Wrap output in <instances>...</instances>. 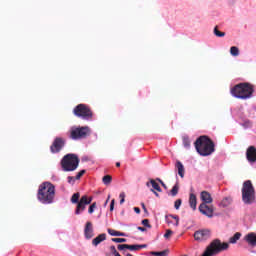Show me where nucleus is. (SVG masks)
<instances>
[{"instance_id":"1","label":"nucleus","mask_w":256,"mask_h":256,"mask_svg":"<svg viewBox=\"0 0 256 256\" xmlns=\"http://www.w3.org/2000/svg\"><path fill=\"white\" fill-rule=\"evenodd\" d=\"M37 199L43 205H51L55 199V185L51 182H43L38 188Z\"/></svg>"},{"instance_id":"2","label":"nucleus","mask_w":256,"mask_h":256,"mask_svg":"<svg viewBox=\"0 0 256 256\" xmlns=\"http://www.w3.org/2000/svg\"><path fill=\"white\" fill-rule=\"evenodd\" d=\"M195 149L202 157H209L215 153V143L208 136H200L194 143Z\"/></svg>"},{"instance_id":"3","label":"nucleus","mask_w":256,"mask_h":256,"mask_svg":"<svg viewBox=\"0 0 256 256\" xmlns=\"http://www.w3.org/2000/svg\"><path fill=\"white\" fill-rule=\"evenodd\" d=\"M229 249V243L221 242L219 239H214L206 247L205 251L201 256H215L222 253V251H227Z\"/></svg>"},{"instance_id":"4","label":"nucleus","mask_w":256,"mask_h":256,"mask_svg":"<svg viewBox=\"0 0 256 256\" xmlns=\"http://www.w3.org/2000/svg\"><path fill=\"white\" fill-rule=\"evenodd\" d=\"M253 86L249 83H240L231 89V94L237 99H249L253 95Z\"/></svg>"},{"instance_id":"5","label":"nucleus","mask_w":256,"mask_h":256,"mask_svg":"<svg viewBox=\"0 0 256 256\" xmlns=\"http://www.w3.org/2000/svg\"><path fill=\"white\" fill-rule=\"evenodd\" d=\"M242 201L244 205H253L255 203V187L251 180L244 181L242 185Z\"/></svg>"},{"instance_id":"6","label":"nucleus","mask_w":256,"mask_h":256,"mask_svg":"<svg viewBox=\"0 0 256 256\" xmlns=\"http://www.w3.org/2000/svg\"><path fill=\"white\" fill-rule=\"evenodd\" d=\"M67 135L72 141H80V139H87L91 135V129L88 126H72Z\"/></svg>"},{"instance_id":"7","label":"nucleus","mask_w":256,"mask_h":256,"mask_svg":"<svg viewBox=\"0 0 256 256\" xmlns=\"http://www.w3.org/2000/svg\"><path fill=\"white\" fill-rule=\"evenodd\" d=\"M63 171H75L79 167V157L75 154H67L61 160Z\"/></svg>"},{"instance_id":"8","label":"nucleus","mask_w":256,"mask_h":256,"mask_svg":"<svg viewBox=\"0 0 256 256\" xmlns=\"http://www.w3.org/2000/svg\"><path fill=\"white\" fill-rule=\"evenodd\" d=\"M73 114L85 121H91L93 119V111H91V108L87 104H78L73 109Z\"/></svg>"},{"instance_id":"9","label":"nucleus","mask_w":256,"mask_h":256,"mask_svg":"<svg viewBox=\"0 0 256 256\" xmlns=\"http://www.w3.org/2000/svg\"><path fill=\"white\" fill-rule=\"evenodd\" d=\"M63 147H65V139L56 137L50 146V151L51 153H59Z\"/></svg>"},{"instance_id":"10","label":"nucleus","mask_w":256,"mask_h":256,"mask_svg":"<svg viewBox=\"0 0 256 256\" xmlns=\"http://www.w3.org/2000/svg\"><path fill=\"white\" fill-rule=\"evenodd\" d=\"M200 213L205 215L209 219L213 218V213H215V207L213 205H207L205 203H201L198 207Z\"/></svg>"},{"instance_id":"11","label":"nucleus","mask_w":256,"mask_h":256,"mask_svg":"<svg viewBox=\"0 0 256 256\" xmlns=\"http://www.w3.org/2000/svg\"><path fill=\"white\" fill-rule=\"evenodd\" d=\"M93 201V198H88L87 195H84L81 197L80 201L77 203L76 207V215H79L81 211H85L86 205H91V202Z\"/></svg>"},{"instance_id":"12","label":"nucleus","mask_w":256,"mask_h":256,"mask_svg":"<svg viewBox=\"0 0 256 256\" xmlns=\"http://www.w3.org/2000/svg\"><path fill=\"white\" fill-rule=\"evenodd\" d=\"M211 238V230L209 229H202L198 230L194 233L195 241H207V239Z\"/></svg>"},{"instance_id":"13","label":"nucleus","mask_w":256,"mask_h":256,"mask_svg":"<svg viewBox=\"0 0 256 256\" xmlns=\"http://www.w3.org/2000/svg\"><path fill=\"white\" fill-rule=\"evenodd\" d=\"M246 159L249 163H256V148L255 146L248 147L246 151Z\"/></svg>"},{"instance_id":"14","label":"nucleus","mask_w":256,"mask_h":256,"mask_svg":"<svg viewBox=\"0 0 256 256\" xmlns=\"http://www.w3.org/2000/svg\"><path fill=\"white\" fill-rule=\"evenodd\" d=\"M95 233L93 232V223L87 222L84 228V237L86 239H93Z\"/></svg>"},{"instance_id":"15","label":"nucleus","mask_w":256,"mask_h":256,"mask_svg":"<svg viewBox=\"0 0 256 256\" xmlns=\"http://www.w3.org/2000/svg\"><path fill=\"white\" fill-rule=\"evenodd\" d=\"M200 199L205 203V205H209L213 203V197H211V193L207 191H202L200 194Z\"/></svg>"},{"instance_id":"16","label":"nucleus","mask_w":256,"mask_h":256,"mask_svg":"<svg viewBox=\"0 0 256 256\" xmlns=\"http://www.w3.org/2000/svg\"><path fill=\"white\" fill-rule=\"evenodd\" d=\"M245 241L251 245V247H256V234L255 232H250L245 236Z\"/></svg>"},{"instance_id":"17","label":"nucleus","mask_w":256,"mask_h":256,"mask_svg":"<svg viewBox=\"0 0 256 256\" xmlns=\"http://www.w3.org/2000/svg\"><path fill=\"white\" fill-rule=\"evenodd\" d=\"M106 239L107 234L102 233L92 240V245H94V247H97V245H100V243H103V241H105Z\"/></svg>"},{"instance_id":"18","label":"nucleus","mask_w":256,"mask_h":256,"mask_svg":"<svg viewBox=\"0 0 256 256\" xmlns=\"http://www.w3.org/2000/svg\"><path fill=\"white\" fill-rule=\"evenodd\" d=\"M146 186H148V187H151V186H152V189H153L154 191H158V193H161V191H163V190L161 189V186H159V183H157V182H156L155 180H153V179H150V181L146 183Z\"/></svg>"},{"instance_id":"19","label":"nucleus","mask_w":256,"mask_h":256,"mask_svg":"<svg viewBox=\"0 0 256 256\" xmlns=\"http://www.w3.org/2000/svg\"><path fill=\"white\" fill-rule=\"evenodd\" d=\"M176 169L178 170V175L183 179L185 177V166H183L181 161L176 162Z\"/></svg>"},{"instance_id":"20","label":"nucleus","mask_w":256,"mask_h":256,"mask_svg":"<svg viewBox=\"0 0 256 256\" xmlns=\"http://www.w3.org/2000/svg\"><path fill=\"white\" fill-rule=\"evenodd\" d=\"M145 248H147V244H134V245L127 244V249H129V251H139L140 249H145Z\"/></svg>"},{"instance_id":"21","label":"nucleus","mask_w":256,"mask_h":256,"mask_svg":"<svg viewBox=\"0 0 256 256\" xmlns=\"http://www.w3.org/2000/svg\"><path fill=\"white\" fill-rule=\"evenodd\" d=\"M189 205L193 211L197 209V196H195V194H190Z\"/></svg>"},{"instance_id":"22","label":"nucleus","mask_w":256,"mask_h":256,"mask_svg":"<svg viewBox=\"0 0 256 256\" xmlns=\"http://www.w3.org/2000/svg\"><path fill=\"white\" fill-rule=\"evenodd\" d=\"M107 232L109 233V235H111L112 237H127V234L120 232V231H116L114 229L108 228Z\"/></svg>"},{"instance_id":"23","label":"nucleus","mask_w":256,"mask_h":256,"mask_svg":"<svg viewBox=\"0 0 256 256\" xmlns=\"http://www.w3.org/2000/svg\"><path fill=\"white\" fill-rule=\"evenodd\" d=\"M233 203V198L231 196L225 197L221 202H220V207H229Z\"/></svg>"},{"instance_id":"24","label":"nucleus","mask_w":256,"mask_h":256,"mask_svg":"<svg viewBox=\"0 0 256 256\" xmlns=\"http://www.w3.org/2000/svg\"><path fill=\"white\" fill-rule=\"evenodd\" d=\"M241 239V232H236L232 237L229 238V243L235 245Z\"/></svg>"},{"instance_id":"25","label":"nucleus","mask_w":256,"mask_h":256,"mask_svg":"<svg viewBox=\"0 0 256 256\" xmlns=\"http://www.w3.org/2000/svg\"><path fill=\"white\" fill-rule=\"evenodd\" d=\"M172 197H177L179 193V183H176L170 191Z\"/></svg>"},{"instance_id":"26","label":"nucleus","mask_w":256,"mask_h":256,"mask_svg":"<svg viewBox=\"0 0 256 256\" xmlns=\"http://www.w3.org/2000/svg\"><path fill=\"white\" fill-rule=\"evenodd\" d=\"M111 181H113V177H111V175H105L102 178V183H104V185H111Z\"/></svg>"},{"instance_id":"27","label":"nucleus","mask_w":256,"mask_h":256,"mask_svg":"<svg viewBox=\"0 0 256 256\" xmlns=\"http://www.w3.org/2000/svg\"><path fill=\"white\" fill-rule=\"evenodd\" d=\"M166 217H168V219H174L175 220L174 227H179V216L169 214V215H166Z\"/></svg>"},{"instance_id":"28","label":"nucleus","mask_w":256,"mask_h":256,"mask_svg":"<svg viewBox=\"0 0 256 256\" xmlns=\"http://www.w3.org/2000/svg\"><path fill=\"white\" fill-rule=\"evenodd\" d=\"M182 141H183V145L186 149H189L191 147V140L189 139V137L187 136H184L182 138Z\"/></svg>"},{"instance_id":"29","label":"nucleus","mask_w":256,"mask_h":256,"mask_svg":"<svg viewBox=\"0 0 256 256\" xmlns=\"http://www.w3.org/2000/svg\"><path fill=\"white\" fill-rule=\"evenodd\" d=\"M230 53L233 57H239V48L237 46H232L230 48Z\"/></svg>"},{"instance_id":"30","label":"nucleus","mask_w":256,"mask_h":256,"mask_svg":"<svg viewBox=\"0 0 256 256\" xmlns=\"http://www.w3.org/2000/svg\"><path fill=\"white\" fill-rule=\"evenodd\" d=\"M79 197H81V194L79 192L74 193L71 197V203H79Z\"/></svg>"},{"instance_id":"31","label":"nucleus","mask_w":256,"mask_h":256,"mask_svg":"<svg viewBox=\"0 0 256 256\" xmlns=\"http://www.w3.org/2000/svg\"><path fill=\"white\" fill-rule=\"evenodd\" d=\"M214 35H216V37H225V32L219 31V27L215 26Z\"/></svg>"},{"instance_id":"32","label":"nucleus","mask_w":256,"mask_h":256,"mask_svg":"<svg viewBox=\"0 0 256 256\" xmlns=\"http://www.w3.org/2000/svg\"><path fill=\"white\" fill-rule=\"evenodd\" d=\"M111 241H113V243H127V239L125 238H112Z\"/></svg>"},{"instance_id":"33","label":"nucleus","mask_w":256,"mask_h":256,"mask_svg":"<svg viewBox=\"0 0 256 256\" xmlns=\"http://www.w3.org/2000/svg\"><path fill=\"white\" fill-rule=\"evenodd\" d=\"M95 209H97V202H94L90 205L88 213L92 214L95 211Z\"/></svg>"},{"instance_id":"34","label":"nucleus","mask_w":256,"mask_h":256,"mask_svg":"<svg viewBox=\"0 0 256 256\" xmlns=\"http://www.w3.org/2000/svg\"><path fill=\"white\" fill-rule=\"evenodd\" d=\"M110 253L114 256H121V254H119V252H117V248H115V246L110 247Z\"/></svg>"},{"instance_id":"35","label":"nucleus","mask_w":256,"mask_h":256,"mask_svg":"<svg viewBox=\"0 0 256 256\" xmlns=\"http://www.w3.org/2000/svg\"><path fill=\"white\" fill-rule=\"evenodd\" d=\"M120 205H123L125 203V192L120 193Z\"/></svg>"},{"instance_id":"36","label":"nucleus","mask_w":256,"mask_h":256,"mask_svg":"<svg viewBox=\"0 0 256 256\" xmlns=\"http://www.w3.org/2000/svg\"><path fill=\"white\" fill-rule=\"evenodd\" d=\"M85 175V170H81L80 172L77 173L75 179L79 180L81 179V177H83Z\"/></svg>"},{"instance_id":"37","label":"nucleus","mask_w":256,"mask_h":256,"mask_svg":"<svg viewBox=\"0 0 256 256\" xmlns=\"http://www.w3.org/2000/svg\"><path fill=\"white\" fill-rule=\"evenodd\" d=\"M181 203H182V200L181 199H177L175 202H174V207L175 209H179L181 207Z\"/></svg>"},{"instance_id":"38","label":"nucleus","mask_w":256,"mask_h":256,"mask_svg":"<svg viewBox=\"0 0 256 256\" xmlns=\"http://www.w3.org/2000/svg\"><path fill=\"white\" fill-rule=\"evenodd\" d=\"M142 225H144V227H148V229H151V224H149V219L142 220Z\"/></svg>"},{"instance_id":"39","label":"nucleus","mask_w":256,"mask_h":256,"mask_svg":"<svg viewBox=\"0 0 256 256\" xmlns=\"http://www.w3.org/2000/svg\"><path fill=\"white\" fill-rule=\"evenodd\" d=\"M173 235V231L168 229L166 230V233L164 234L165 239H169Z\"/></svg>"},{"instance_id":"40","label":"nucleus","mask_w":256,"mask_h":256,"mask_svg":"<svg viewBox=\"0 0 256 256\" xmlns=\"http://www.w3.org/2000/svg\"><path fill=\"white\" fill-rule=\"evenodd\" d=\"M117 249L118 251H125V249H127V244H119Z\"/></svg>"},{"instance_id":"41","label":"nucleus","mask_w":256,"mask_h":256,"mask_svg":"<svg viewBox=\"0 0 256 256\" xmlns=\"http://www.w3.org/2000/svg\"><path fill=\"white\" fill-rule=\"evenodd\" d=\"M153 255L165 256V255H167V250H164V251H161V252H153Z\"/></svg>"},{"instance_id":"42","label":"nucleus","mask_w":256,"mask_h":256,"mask_svg":"<svg viewBox=\"0 0 256 256\" xmlns=\"http://www.w3.org/2000/svg\"><path fill=\"white\" fill-rule=\"evenodd\" d=\"M156 181H158V183H160L162 187H164V189H167V185L165 184V182H163V180H161V178H157Z\"/></svg>"},{"instance_id":"43","label":"nucleus","mask_w":256,"mask_h":256,"mask_svg":"<svg viewBox=\"0 0 256 256\" xmlns=\"http://www.w3.org/2000/svg\"><path fill=\"white\" fill-rule=\"evenodd\" d=\"M115 209V199H113L110 203V211H113Z\"/></svg>"},{"instance_id":"44","label":"nucleus","mask_w":256,"mask_h":256,"mask_svg":"<svg viewBox=\"0 0 256 256\" xmlns=\"http://www.w3.org/2000/svg\"><path fill=\"white\" fill-rule=\"evenodd\" d=\"M68 183H75V177L73 176H68Z\"/></svg>"},{"instance_id":"45","label":"nucleus","mask_w":256,"mask_h":256,"mask_svg":"<svg viewBox=\"0 0 256 256\" xmlns=\"http://www.w3.org/2000/svg\"><path fill=\"white\" fill-rule=\"evenodd\" d=\"M166 223H167L168 225H175V224L173 223V221H171V219L168 218L167 216H166Z\"/></svg>"},{"instance_id":"46","label":"nucleus","mask_w":256,"mask_h":256,"mask_svg":"<svg viewBox=\"0 0 256 256\" xmlns=\"http://www.w3.org/2000/svg\"><path fill=\"white\" fill-rule=\"evenodd\" d=\"M137 229H138V231H142L143 233H144L145 231H147V228L141 227V226H138Z\"/></svg>"},{"instance_id":"47","label":"nucleus","mask_w":256,"mask_h":256,"mask_svg":"<svg viewBox=\"0 0 256 256\" xmlns=\"http://www.w3.org/2000/svg\"><path fill=\"white\" fill-rule=\"evenodd\" d=\"M134 211L135 213H137L139 215V213H141V209L139 207H134Z\"/></svg>"},{"instance_id":"48","label":"nucleus","mask_w":256,"mask_h":256,"mask_svg":"<svg viewBox=\"0 0 256 256\" xmlns=\"http://www.w3.org/2000/svg\"><path fill=\"white\" fill-rule=\"evenodd\" d=\"M142 209L145 213H147V207H145V203H141Z\"/></svg>"},{"instance_id":"49","label":"nucleus","mask_w":256,"mask_h":256,"mask_svg":"<svg viewBox=\"0 0 256 256\" xmlns=\"http://www.w3.org/2000/svg\"><path fill=\"white\" fill-rule=\"evenodd\" d=\"M152 193H154V195H156V197H159V193H157V191H155L154 189L150 190Z\"/></svg>"},{"instance_id":"50","label":"nucleus","mask_w":256,"mask_h":256,"mask_svg":"<svg viewBox=\"0 0 256 256\" xmlns=\"http://www.w3.org/2000/svg\"><path fill=\"white\" fill-rule=\"evenodd\" d=\"M116 167H121V162H116Z\"/></svg>"}]
</instances>
